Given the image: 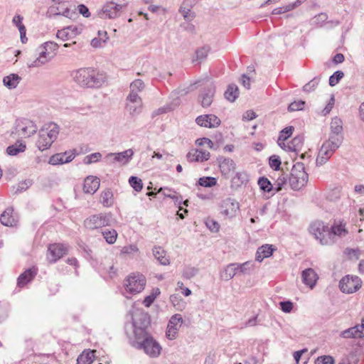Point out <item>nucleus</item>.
Here are the masks:
<instances>
[{"instance_id":"1","label":"nucleus","mask_w":364,"mask_h":364,"mask_svg":"<svg viewBox=\"0 0 364 364\" xmlns=\"http://www.w3.org/2000/svg\"><path fill=\"white\" fill-rule=\"evenodd\" d=\"M142 325L139 326L134 321V333L135 341L139 348H142L145 353L151 357H156L160 354L161 348L159 344L153 339L148 333L146 328L149 324V321L146 315H141Z\"/></svg>"},{"instance_id":"2","label":"nucleus","mask_w":364,"mask_h":364,"mask_svg":"<svg viewBox=\"0 0 364 364\" xmlns=\"http://www.w3.org/2000/svg\"><path fill=\"white\" fill-rule=\"evenodd\" d=\"M71 75L75 82L84 87H100L106 79L104 73L90 68L73 71Z\"/></svg>"},{"instance_id":"3","label":"nucleus","mask_w":364,"mask_h":364,"mask_svg":"<svg viewBox=\"0 0 364 364\" xmlns=\"http://www.w3.org/2000/svg\"><path fill=\"white\" fill-rule=\"evenodd\" d=\"M59 133L58 126L55 123L46 124L39 131L36 146L40 151L48 149Z\"/></svg>"},{"instance_id":"4","label":"nucleus","mask_w":364,"mask_h":364,"mask_svg":"<svg viewBox=\"0 0 364 364\" xmlns=\"http://www.w3.org/2000/svg\"><path fill=\"white\" fill-rule=\"evenodd\" d=\"M146 284L145 276L140 272L130 273L123 282L124 293L135 295L141 292Z\"/></svg>"},{"instance_id":"5","label":"nucleus","mask_w":364,"mask_h":364,"mask_svg":"<svg viewBox=\"0 0 364 364\" xmlns=\"http://www.w3.org/2000/svg\"><path fill=\"white\" fill-rule=\"evenodd\" d=\"M131 92L127 97L126 105L127 109L130 114H134L141 107L142 102L141 98L138 96L137 92H140L144 88V82L141 80H135L130 85Z\"/></svg>"},{"instance_id":"6","label":"nucleus","mask_w":364,"mask_h":364,"mask_svg":"<svg viewBox=\"0 0 364 364\" xmlns=\"http://www.w3.org/2000/svg\"><path fill=\"white\" fill-rule=\"evenodd\" d=\"M309 176L305 171L304 164L297 162L296 163L291 171L289 178V183L291 188L294 190H299L305 186L308 182Z\"/></svg>"},{"instance_id":"7","label":"nucleus","mask_w":364,"mask_h":364,"mask_svg":"<svg viewBox=\"0 0 364 364\" xmlns=\"http://www.w3.org/2000/svg\"><path fill=\"white\" fill-rule=\"evenodd\" d=\"M69 252V245L63 242H53L47 246L46 261L53 264L61 259Z\"/></svg>"},{"instance_id":"8","label":"nucleus","mask_w":364,"mask_h":364,"mask_svg":"<svg viewBox=\"0 0 364 364\" xmlns=\"http://www.w3.org/2000/svg\"><path fill=\"white\" fill-rule=\"evenodd\" d=\"M309 231L321 245L332 244L330 228L323 221L316 220L312 223Z\"/></svg>"},{"instance_id":"9","label":"nucleus","mask_w":364,"mask_h":364,"mask_svg":"<svg viewBox=\"0 0 364 364\" xmlns=\"http://www.w3.org/2000/svg\"><path fill=\"white\" fill-rule=\"evenodd\" d=\"M58 48V45L55 42L49 41L45 43L40 48L39 56L33 63L29 64V67H39L44 65L55 55Z\"/></svg>"},{"instance_id":"10","label":"nucleus","mask_w":364,"mask_h":364,"mask_svg":"<svg viewBox=\"0 0 364 364\" xmlns=\"http://www.w3.org/2000/svg\"><path fill=\"white\" fill-rule=\"evenodd\" d=\"M340 139L336 138L335 141L329 139L325 141L318 151L316 158V164L322 165L326 162L333 155L334 151L339 147Z\"/></svg>"},{"instance_id":"11","label":"nucleus","mask_w":364,"mask_h":364,"mask_svg":"<svg viewBox=\"0 0 364 364\" xmlns=\"http://www.w3.org/2000/svg\"><path fill=\"white\" fill-rule=\"evenodd\" d=\"M220 213L225 218L232 219L240 210V203L235 199L227 198L220 201L218 205Z\"/></svg>"},{"instance_id":"12","label":"nucleus","mask_w":364,"mask_h":364,"mask_svg":"<svg viewBox=\"0 0 364 364\" xmlns=\"http://www.w3.org/2000/svg\"><path fill=\"white\" fill-rule=\"evenodd\" d=\"M362 284L363 282L358 277L347 275L341 279L339 287L342 292L353 294L360 289Z\"/></svg>"},{"instance_id":"13","label":"nucleus","mask_w":364,"mask_h":364,"mask_svg":"<svg viewBox=\"0 0 364 364\" xmlns=\"http://www.w3.org/2000/svg\"><path fill=\"white\" fill-rule=\"evenodd\" d=\"M110 214L93 215L87 218L85 222V226L90 230L105 227L109 225Z\"/></svg>"},{"instance_id":"14","label":"nucleus","mask_w":364,"mask_h":364,"mask_svg":"<svg viewBox=\"0 0 364 364\" xmlns=\"http://www.w3.org/2000/svg\"><path fill=\"white\" fill-rule=\"evenodd\" d=\"M17 130L23 137H30L36 132L37 126L33 121L23 119L18 122Z\"/></svg>"},{"instance_id":"15","label":"nucleus","mask_w":364,"mask_h":364,"mask_svg":"<svg viewBox=\"0 0 364 364\" xmlns=\"http://www.w3.org/2000/svg\"><path fill=\"white\" fill-rule=\"evenodd\" d=\"M76 154L74 150L65 151L64 153H58L51 156L48 163L51 165H59L71 161L75 156Z\"/></svg>"},{"instance_id":"16","label":"nucleus","mask_w":364,"mask_h":364,"mask_svg":"<svg viewBox=\"0 0 364 364\" xmlns=\"http://www.w3.org/2000/svg\"><path fill=\"white\" fill-rule=\"evenodd\" d=\"M330 233L332 243L334 242L335 237H345L348 233L346 228V223L341 220H335L330 228Z\"/></svg>"},{"instance_id":"17","label":"nucleus","mask_w":364,"mask_h":364,"mask_svg":"<svg viewBox=\"0 0 364 364\" xmlns=\"http://www.w3.org/2000/svg\"><path fill=\"white\" fill-rule=\"evenodd\" d=\"M81 33V28L76 26H70L58 31L56 36L58 38L65 41L75 38Z\"/></svg>"},{"instance_id":"18","label":"nucleus","mask_w":364,"mask_h":364,"mask_svg":"<svg viewBox=\"0 0 364 364\" xmlns=\"http://www.w3.org/2000/svg\"><path fill=\"white\" fill-rule=\"evenodd\" d=\"M304 144V138L301 136H296L293 138L291 141L287 142H282V145L279 146L283 150L289 152L297 153L301 151Z\"/></svg>"},{"instance_id":"19","label":"nucleus","mask_w":364,"mask_h":364,"mask_svg":"<svg viewBox=\"0 0 364 364\" xmlns=\"http://www.w3.org/2000/svg\"><path fill=\"white\" fill-rule=\"evenodd\" d=\"M181 323L182 317L180 314H175L171 318L166 331V336L169 339H174L176 338Z\"/></svg>"},{"instance_id":"20","label":"nucleus","mask_w":364,"mask_h":364,"mask_svg":"<svg viewBox=\"0 0 364 364\" xmlns=\"http://www.w3.org/2000/svg\"><path fill=\"white\" fill-rule=\"evenodd\" d=\"M196 123L200 127L214 128L220 125V119L214 114H205L199 116L196 119Z\"/></svg>"},{"instance_id":"21","label":"nucleus","mask_w":364,"mask_h":364,"mask_svg":"<svg viewBox=\"0 0 364 364\" xmlns=\"http://www.w3.org/2000/svg\"><path fill=\"white\" fill-rule=\"evenodd\" d=\"M133 154L134 151L132 149H127L120 153L108 154L106 158L112 162H119L122 164H125L132 159Z\"/></svg>"},{"instance_id":"22","label":"nucleus","mask_w":364,"mask_h":364,"mask_svg":"<svg viewBox=\"0 0 364 364\" xmlns=\"http://www.w3.org/2000/svg\"><path fill=\"white\" fill-rule=\"evenodd\" d=\"M219 168L222 175L228 178L235 173L236 164L232 159L224 158L220 160Z\"/></svg>"},{"instance_id":"23","label":"nucleus","mask_w":364,"mask_h":364,"mask_svg":"<svg viewBox=\"0 0 364 364\" xmlns=\"http://www.w3.org/2000/svg\"><path fill=\"white\" fill-rule=\"evenodd\" d=\"M122 9V6L114 2L107 3L102 8L100 16L104 18H114L117 16L118 12Z\"/></svg>"},{"instance_id":"24","label":"nucleus","mask_w":364,"mask_h":364,"mask_svg":"<svg viewBox=\"0 0 364 364\" xmlns=\"http://www.w3.org/2000/svg\"><path fill=\"white\" fill-rule=\"evenodd\" d=\"M342 132L343 122L341 119L338 117L333 118L331 122V134L329 139L335 141L336 138H339L340 144H341L343 140Z\"/></svg>"},{"instance_id":"25","label":"nucleus","mask_w":364,"mask_h":364,"mask_svg":"<svg viewBox=\"0 0 364 364\" xmlns=\"http://www.w3.org/2000/svg\"><path fill=\"white\" fill-rule=\"evenodd\" d=\"M38 272V269L33 267L28 269L24 271L19 275L17 279V286L19 288L24 287L28 283H29L36 277Z\"/></svg>"},{"instance_id":"26","label":"nucleus","mask_w":364,"mask_h":364,"mask_svg":"<svg viewBox=\"0 0 364 364\" xmlns=\"http://www.w3.org/2000/svg\"><path fill=\"white\" fill-rule=\"evenodd\" d=\"M210 158V153L202 149H192L187 154V159L190 162H203Z\"/></svg>"},{"instance_id":"27","label":"nucleus","mask_w":364,"mask_h":364,"mask_svg":"<svg viewBox=\"0 0 364 364\" xmlns=\"http://www.w3.org/2000/svg\"><path fill=\"white\" fill-rule=\"evenodd\" d=\"M100 179L96 176H87L83 184V191L85 193L93 194L100 187Z\"/></svg>"},{"instance_id":"28","label":"nucleus","mask_w":364,"mask_h":364,"mask_svg":"<svg viewBox=\"0 0 364 364\" xmlns=\"http://www.w3.org/2000/svg\"><path fill=\"white\" fill-rule=\"evenodd\" d=\"M301 277L303 282L311 289L315 286L318 278L316 272L311 268L304 270Z\"/></svg>"},{"instance_id":"29","label":"nucleus","mask_w":364,"mask_h":364,"mask_svg":"<svg viewBox=\"0 0 364 364\" xmlns=\"http://www.w3.org/2000/svg\"><path fill=\"white\" fill-rule=\"evenodd\" d=\"M1 223L5 226H15L17 224L16 217L12 208H7L0 217Z\"/></svg>"},{"instance_id":"30","label":"nucleus","mask_w":364,"mask_h":364,"mask_svg":"<svg viewBox=\"0 0 364 364\" xmlns=\"http://www.w3.org/2000/svg\"><path fill=\"white\" fill-rule=\"evenodd\" d=\"M275 248L273 247L272 245H264L258 248L256 253V260L258 262H262L264 258L270 257Z\"/></svg>"},{"instance_id":"31","label":"nucleus","mask_w":364,"mask_h":364,"mask_svg":"<svg viewBox=\"0 0 364 364\" xmlns=\"http://www.w3.org/2000/svg\"><path fill=\"white\" fill-rule=\"evenodd\" d=\"M341 336L346 338H360L363 336V331L361 330V327L358 325L342 331Z\"/></svg>"},{"instance_id":"32","label":"nucleus","mask_w":364,"mask_h":364,"mask_svg":"<svg viewBox=\"0 0 364 364\" xmlns=\"http://www.w3.org/2000/svg\"><path fill=\"white\" fill-rule=\"evenodd\" d=\"M95 350H85L77 358V364H91L93 362Z\"/></svg>"},{"instance_id":"33","label":"nucleus","mask_w":364,"mask_h":364,"mask_svg":"<svg viewBox=\"0 0 364 364\" xmlns=\"http://www.w3.org/2000/svg\"><path fill=\"white\" fill-rule=\"evenodd\" d=\"M153 254L155 258L163 265L169 264V258L166 255V252L161 247H155L153 250Z\"/></svg>"},{"instance_id":"34","label":"nucleus","mask_w":364,"mask_h":364,"mask_svg":"<svg viewBox=\"0 0 364 364\" xmlns=\"http://www.w3.org/2000/svg\"><path fill=\"white\" fill-rule=\"evenodd\" d=\"M22 21L23 17L20 15H16L13 18V23L18 28L21 35V40L22 43H24L27 41V38L26 36V30L24 25L22 23Z\"/></svg>"},{"instance_id":"35","label":"nucleus","mask_w":364,"mask_h":364,"mask_svg":"<svg viewBox=\"0 0 364 364\" xmlns=\"http://www.w3.org/2000/svg\"><path fill=\"white\" fill-rule=\"evenodd\" d=\"M26 149V145L23 142L17 141L7 147L6 153L10 156H16L19 153L24 152Z\"/></svg>"},{"instance_id":"36","label":"nucleus","mask_w":364,"mask_h":364,"mask_svg":"<svg viewBox=\"0 0 364 364\" xmlns=\"http://www.w3.org/2000/svg\"><path fill=\"white\" fill-rule=\"evenodd\" d=\"M108 40L107 31H102L98 32V37L95 38L91 41V45L94 48H100L105 45Z\"/></svg>"},{"instance_id":"37","label":"nucleus","mask_w":364,"mask_h":364,"mask_svg":"<svg viewBox=\"0 0 364 364\" xmlns=\"http://www.w3.org/2000/svg\"><path fill=\"white\" fill-rule=\"evenodd\" d=\"M21 77L16 74H11L6 76L3 79V82L5 86L9 89L15 88L19 83Z\"/></svg>"},{"instance_id":"38","label":"nucleus","mask_w":364,"mask_h":364,"mask_svg":"<svg viewBox=\"0 0 364 364\" xmlns=\"http://www.w3.org/2000/svg\"><path fill=\"white\" fill-rule=\"evenodd\" d=\"M294 131V127L292 126H289L287 127H285L284 129H282L280 133L279 136L278 137L277 144L279 146H281L282 142H287L288 139L292 135L293 132Z\"/></svg>"},{"instance_id":"39","label":"nucleus","mask_w":364,"mask_h":364,"mask_svg":"<svg viewBox=\"0 0 364 364\" xmlns=\"http://www.w3.org/2000/svg\"><path fill=\"white\" fill-rule=\"evenodd\" d=\"M100 201L105 207H110L114 204L113 193L109 190H106L101 193Z\"/></svg>"},{"instance_id":"40","label":"nucleus","mask_w":364,"mask_h":364,"mask_svg":"<svg viewBox=\"0 0 364 364\" xmlns=\"http://www.w3.org/2000/svg\"><path fill=\"white\" fill-rule=\"evenodd\" d=\"M197 184L205 188H212L217 185V179L215 177L203 176L198 179Z\"/></svg>"},{"instance_id":"41","label":"nucleus","mask_w":364,"mask_h":364,"mask_svg":"<svg viewBox=\"0 0 364 364\" xmlns=\"http://www.w3.org/2000/svg\"><path fill=\"white\" fill-rule=\"evenodd\" d=\"M237 270L238 267H237L235 264H231L228 265L221 273V277L224 280H229L235 275Z\"/></svg>"},{"instance_id":"42","label":"nucleus","mask_w":364,"mask_h":364,"mask_svg":"<svg viewBox=\"0 0 364 364\" xmlns=\"http://www.w3.org/2000/svg\"><path fill=\"white\" fill-rule=\"evenodd\" d=\"M257 184L259 186V188L264 193H270L273 190L272 183L264 176L259 178Z\"/></svg>"},{"instance_id":"43","label":"nucleus","mask_w":364,"mask_h":364,"mask_svg":"<svg viewBox=\"0 0 364 364\" xmlns=\"http://www.w3.org/2000/svg\"><path fill=\"white\" fill-rule=\"evenodd\" d=\"M238 88L235 85H229L227 90L225 92V98L230 102H234L235 99L238 97Z\"/></svg>"},{"instance_id":"44","label":"nucleus","mask_w":364,"mask_h":364,"mask_svg":"<svg viewBox=\"0 0 364 364\" xmlns=\"http://www.w3.org/2000/svg\"><path fill=\"white\" fill-rule=\"evenodd\" d=\"M161 291L159 288H154L149 295L144 299L143 304L145 306L149 307L154 300L160 295Z\"/></svg>"},{"instance_id":"45","label":"nucleus","mask_w":364,"mask_h":364,"mask_svg":"<svg viewBox=\"0 0 364 364\" xmlns=\"http://www.w3.org/2000/svg\"><path fill=\"white\" fill-rule=\"evenodd\" d=\"M102 235L106 242L109 244H114L117 238V232L115 230H105Z\"/></svg>"},{"instance_id":"46","label":"nucleus","mask_w":364,"mask_h":364,"mask_svg":"<svg viewBox=\"0 0 364 364\" xmlns=\"http://www.w3.org/2000/svg\"><path fill=\"white\" fill-rule=\"evenodd\" d=\"M170 301L173 306L178 310H183L186 307V302L177 294L170 296Z\"/></svg>"},{"instance_id":"47","label":"nucleus","mask_w":364,"mask_h":364,"mask_svg":"<svg viewBox=\"0 0 364 364\" xmlns=\"http://www.w3.org/2000/svg\"><path fill=\"white\" fill-rule=\"evenodd\" d=\"M130 186L137 192H139L143 188V183L140 178L136 176H131L129 179Z\"/></svg>"},{"instance_id":"48","label":"nucleus","mask_w":364,"mask_h":364,"mask_svg":"<svg viewBox=\"0 0 364 364\" xmlns=\"http://www.w3.org/2000/svg\"><path fill=\"white\" fill-rule=\"evenodd\" d=\"M282 164L281 159L277 155H272L269 159V165L274 171H278Z\"/></svg>"},{"instance_id":"49","label":"nucleus","mask_w":364,"mask_h":364,"mask_svg":"<svg viewBox=\"0 0 364 364\" xmlns=\"http://www.w3.org/2000/svg\"><path fill=\"white\" fill-rule=\"evenodd\" d=\"M319 81V78H314L303 87V90L306 92H310L314 91L317 87Z\"/></svg>"},{"instance_id":"50","label":"nucleus","mask_w":364,"mask_h":364,"mask_svg":"<svg viewBox=\"0 0 364 364\" xmlns=\"http://www.w3.org/2000/svg\"><path fill=\"white\" fill-rule=\"evenodd\" d=\"M344 74L341 71L335 72L329 78V85L331 86H335L338 82L343 78Z\"/></svg>"},{"instance_id":"51","label":"nucleus","mask_w":364,"mask_h":364,"mask_svg":"<svg viewBox=\"0 0 364 364\" xmlns=\"http://www.w3.org/2000/svg\"><path fill=\"white\" fill-rule=\"evenodd\" d=\"M345 255L349 259H358L360 255V251L358 249H346Z\"/></svg>"},{"instance_id":"52","label":"nucleus","mask_w":364,"mask_h":364,"mask_svg":"<svg viewBox=\"0 0 364 364\" xmlns=\"http://www.w3.org/2000/svg\"><path fill=\"white\" fill-rule=\"evenodd\" d=\"M305 102L303 100H298L291 102L288 107L289 111H299L302 110L304 108Z\"/></svg>"},{"instance_id":"53","label":"nucleus","mask_w":364,"mask_h":364,"mask_svg":"<svg viewBox=\"0 0 364 364\" xmlns=\"http://www.w3.org/2000/svg\"><path fill=\"white\" fill-rule=\"evenodd\" d=\"M335 360L331 355H321L316 358L315 364H334Z\"/></svg>"},{"instance_id":"54","label":"nucleus","mask_w":364,"mask_h":364,"mask_svg":"<svg viewBox=\"0 0 364 364\" xmlns=\"http://www.w3.org/2000/svg\"><path fill=\"white\" fill-rule=\"evenodd\" d=\"M180 11L183 16L184 18L188 21L192 20L194 17L193 13H192L190 9L186 7V2L183 3Z\"/></svg>"},{"instance_id":"55","label":"nucleus","mask_w":364,"mask_h":364,"mask_svg":"<svg viewBox=\"0 0 364 364\" xmlns=\"http://www.w3.org/2000/svg\"><path fill=\"white\" fill-rule=\"evenodd\" d=\"M213 92L209 90L207 94L203 96L201 104L203 107H209L213 101Z\"/></svg>"},{"instance_id":"56","label":"nucleus","mask_w":364,"mask_h":364,"mask_svg":"<svg viewBox=\"0 0 364 364\" xmlns=\"http://www.w3.org/2000/svg\"><path fill=\"white\" fill-rule=\"evenodd\" d=\"M101 156L102 155L100 153H94L85 156L83 161L85 164H90L91 163L98 161L101 159Z\"/></svg>"},{"instance_id":"57","label":"nucleus","mask_w":364,"mask_h":364,"mask_svg":"<svg viewBox=\"0 0 364 364\" xmlns=\"http://www.w3.org/2000/svg\"><path fill=\"white\" fill-rule=\"evenodd\" d=\"M159 193H163V194L165 196L169 197L171 198H178L177 193L175 191L168 188H160Z\"/></svg>"},{"instance_id":"58","label":"nucleus","mask_w":364,"mask_h":364,"mask_svg":"<svg viewBox=\"0 0 364 364\" xmlns=\"http://www.w3.org/2000/svg\"><path fill=\"white\" fill-rule=\"evenodd\" d=\"M209 52V48L206 47H203L198 49L196 52V60H203L206 58L208 53Z\"/></svg>"},{"instance_id":"59","label":"nucleus","mask_w":364,"mask_h":364,"mask_svg":"<svg viewBox=\"0 0 364 364\" xmlns=\"http://www.w3.org/2000/svg\"><path fill=\"white\" fill-rule=\"evenodd\" d=\"M196 144L198 146L206 145L208 148L212 149L213 147V142L208 138H200L196 141Z\"/></svg>"},{"instance_id":"60","label":"nucleus","mask_w":364,"mask_h":364,"mask_svg":"<svg viewBox=\"0 0 364 364\" xmlns=\"http://www.w3.org/2000/svg\"><path fill=\"white\" fill-rule=\"evenodd\" d=\"M206 225L209 230L212 232H218L220 229V225L214 220L210 219L206 221Z\"/></svg>"},{"instance_id":"61","label":"nucleus","mask_w":364,"mask_h":364,"mask_svg":"<svg viewBox=\"0 0 364 364\" xmlns=\"http://www.w3.org/2000/svg\"><path fill=\"white\" fill-rule=\"evenodd\" d=\"M281 309L285 313H289L293 309V304L291 301H282L279 304Z\"/></svg>"},{"instance_id":"62","label":"nucleus","mask_w":364,"mask_h":364,"mask_svg":"<svg viewBox=\"0 0 364 364\" xmlns=\"http://www.w3.org/2000/svg\"><path fill=\"white\" fill-rule=\"evenodd\" d=\"M334 103H335L334 97L333 95H331L327 105L325 107V108L323 110V113L324 115L328 114L331 112V110L332 109V108L334 105Z\"/></svg>"},{"instance_id":"63","label":"nucleus","mask_w":364,"mask_h":364,"mask_svg":"<svg viewBox=\"0 0 364 364\" xmlns=\"http://www.w3.org/2000/svg\"><path fill=\"white\" fill-rule=\"evenodd\" d=\"M301 1L300 0H297L296 2L294 3H291V4H289L286 6H283L284 7V9H285V12H288V11H292L293 9H294L296 7H297L299 5H300L301 4Z\"/></svg>"},{"instance_id":"64","label":"nucleus","mask_w":364,"mask_h":364,"mask_svg":"<svg viewBox=\"0 0 364 364\" xmlns=\"http://www.w3.org/2000/svg\"><path fill=\"white\" fill-rule=\"evenodd\" d=\"M78 11L80 14L83 15L85 17H88L90 16V12L87 6L83 4L78 6Z\"/></svg>"}]
</instances>
